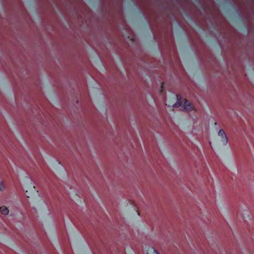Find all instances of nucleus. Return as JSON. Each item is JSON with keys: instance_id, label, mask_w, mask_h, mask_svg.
Here are the masks:
<instances>
[{"instance_id": "obj_5", "label": "nucleus", "mask_w": 254, "mask_h": 254, "mask_svg": "<svg viewBox=\"0 0 254 254\" xmlns=\"http://www.w3.org/2000/svg\"><path fill=\"white\" fill-rule=\"evenodd\" d=\"M181 104H182V102L180 100H178L176 103H175L173 105V106L174 108H177V107H180L181 105Z\"/></svg>"}, {"instance_id": "obj_3", "label": "nucleus", "mask_w": 254, "mask_h": 254, "mask_svg": "<svg viewBox=\"0 0 254 254\" xmlns=\"http://www.w3.org/2000/svg\"><path fill=\"white\" fill-rule=\"evenodd\" d=\"M0 212L3 215H7L9 213V209L7 207L3 206L0 207Z\"/></svg>"}, {"instance_id": "obj_4", "label": "nucleus", "mask_w": 254, "mask_h": 254, "mask_svg": "<svg viewBox=\"0 0 254 254\" xmlns=\"http://www.w3.org/2000/svg\"><path fill=\"white\" fill-rule=\"evenodd\" d=\"M146 254H159L156 250L154 248H152L150 252H147Z\"/></svg>"}, {"instance_id": "obj_1", "label": "nucleus", "mask_w": 254, "mask_h": 254, "mask_svg": "<svg viewBox=\"0 0 254 254\" xmlns=\"http://www.w3.org/2000/svg\"><path fill=\"white\" fill-rule=\"evenodd\" d=\"M218 135L222 137L221 141L223 145H226L228 143L227 137L222 129L219 130L218 132Z\"/></svg>"}, {"instance_id": "obj_6", "label": "nucleus", "mask_w": 254, "mask_h": 254, "mask_svg": "<svg viewBox=\"0 0 254 254\" xmlns=\"http://www.w3.org/2000/svg\"><path fill=\"white\" fill-rule=\"evenodd\" d=\"M4 187L3 186V183L2 182H0V190H3L4 189Z\"/></svg>"}, {"instance_id": "obj_2", "label": "nucleus", "mask_w": 254, "mask_h": 254, "mask_svg": "<svg viewBox=\"0 0 254 254\" xmlns=\"http://www.w3.org/2000/svg\"><path fill=\"white\" fill-rule=\"evenodd\" d=\"M184 108L186 110L191 111L192 109L191 104L188 100H186L184 104Z\"/></svg>"}]
</instances>
